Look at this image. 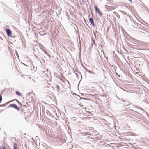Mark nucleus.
Listing matches in <instances>:
<instances>
[{
	"instance_id": "f257e3e1",
	"label": "nucleus",
	"mask_w": 149,
	"mask_h": 149,
	"mask_svg": "<svg viewBox=\"0 0 149 149\" xmlns=\"http://www.w3.org/2000/svg\"><path fill=\"white\" fill-rule=\"evenodd\" d=\"M10 107H12L14 108L18 111H19L20 110L19 109L17 105L14 104H10L9 106H8L7 108H8Z\"/></svg>"
},
{
	"instance_id": "f03ea898",
	"label": "nucleus",
	"mask_w": 149,
	"mask_h": 149,
	"mask_svg": "<svg viewBox=\"0 0 149 149\" xmlns=\"http://www.w3.org/2000/svg\"><path fill=\"white\" fill-rule=\"evenodd\" d=\"M94 8L96 12L100 16H101L102 15V13L97 6H95Z\"/></svg>"
},
{
	"instance_id": "7ed1b4c3",
	"label": "nucleus",
	"mask_w": 149,
	"mask_h": 149,
	"mask_svg": "<svg viewBox=\"0 0 149 149\" xmlns=\"http://www.w3.org/2000/svg\"><path fill=\"white\" fill-rule=\"evenodd\" d=\"M6 33L8 36L11 37V34L12 32L11 31L10 29H6Z\"/></svg>"
},
{
	"instance_id": "20e7f679",
	"label": "nucleus",
	"mask_w": 149,
	"mask_h": 149,
	"mask_svg": "<svg viewBox=\"0 0 149 149\" xmlns=\"http://www.w3.org/2000/svg\"><path fill=\"white\" fill-rule=\"evenodd\" d=\"M89 21L91 24L92 25L93 27L95 26V24L94 23V21L93 19L91 18H89Z\"/></svg>"
},
{
	"instance_id": "39448f33",
	"label": "nucleus",
	"mask_w": 149,
	"mask_h": 149,
	"mask_svg": "<svg viewBox=\"0 0 149 149\" xmlns=\"http://www.w3.org/2000/svg\"><path fill=\"white\" fill-rule=\"evenodd\" d=\"M130 110L131 112V113L132 114L135 115H137L138 114H140V113L138 112H137L135 111H134L132 109H130Z\"/></svg>"
},
{
	"instance_id": "423d86ee",
	"label": "nucleus",
	"mask_w": 149,
	"mask_h": 149,
	"mask_svg": "<svg viewBox=\"0 0 149 149\" xmlns=\"http://www.w3.org/2000/svg\"><path fill=\"white\" fill-rule=\"evenodd\" d=\"M12 102V101H9V102H6L5 104L2 105H0V107H4L5 106H6L7 105H8V104L10 103V102Z\"/></svg>"
},
{
	"instance_id": "0eeeda50",
	"label": "nucleus",
	"mask_w": 149,
	"mask_h": 149,
	"mask_svg": "<svg viewBox=\"0 0 149 149\" xmlns=\"http://www.w3.org/2000/svg\"><path fill=\"white\" fill-rule=\"evenodd\" d=\"M41 49L44 52L47 54V56H51L49 54L48 52H47L46 50H43V49L42 48H41Z\"/></svg>"
},
{
	"instance_id": "6e6552de",
	"label": "nucleus",
	"mask_w": 149,
	"mask_h": 149,
	"mask_svg": "<svg viewBox=\"0 0 149 149\" xmlns=\"http://www.w3.org/2000/svg\"><path fill=\"white\" fill-rule=\"evenodd\" d=\"M15 100H16V101L18 103V104L19 105H21V107L22 106V104L20 102H19V101L18 100H17V99H14V100H12L11 101H12V102L13 101H15Z\"/></svg>"
},
{
	"instance_id": "1a4fd4ad",
	"label": "nucleus",
	"mask_w": 149,
	"mask_h": 149,
	"mask_svg": "<svg viewBox=\"0 0 149 149\" xmlns=\"http://www.w3.org/2000/svg\"><path fill=\"white\" fill-rule=\"evenodd\" d=\"M15 93L16 95L19 96H21L22 95L21 93L19 91H16Z\"/></svg>"
},
{
	"instance_id": "9d476101",
	"label": "nucleus",
	"mask_w": 149,
	"mask_h": 149,
	"mask_svg": "<svg viewBox=\"0 0 149 149\" xmlns=\"http://www.w3.org/2000/svg\"><path fill=\"white\" fill-rule=\"evenodd\" d=\"M113 13L115 15L119 18L120 17V16L118 13L116 12H114Z\"/></svg>"
},
{
	"instance_id": "9b49d317",
	"label": "nucleus",
	"mask_w": 149,
	"mask_h": 149,
	"mask_svg": "<svg viewBox=\"0 0 149 149\" xmlns=\"http://www.w3.org/2000/svg\"><path fill=\"white\" fill-rule=\"evenodd\" d=\"M13 149H17V145L15 142L14 143Z\"/></svg>"
},
{
	"instance_id": "f8f14e48",
	"label": "nucleus",
	"mask_w": 149,
	"mask_h": 149,
	"mask_svg": "<svg viewBox=\"0 0 149 149\" xmlns=\"http://www.w3.org/2000/svg\"><path fill=\"white\" fill-rule=\"evenodd\" d=\"M43 146L46 149H49V148H50V147L48 146H47L46 145V144L43 145Z\"/></svg>"
},
{
	"instance_id": "ddd939ff",
	"label": "nucleus",
	"mask_w": 149,
	"mask_h": 149,
	"mask_svg": "<svg viewBox=\"0 0 149 149\" xmlns=\"http://www.w3.org/2000/svg\"><path fill=\"white\" fill-rule=\"evenodd\" d=\"M56 86L57 89V92H59L60 90V87H59V86L58 85H56Z\"/></svg>"
},
{
	"instance_id": "4468645a",
	"label": "nucleus",
	"mask_w": 149,
	"mask_h": 149,
	"mask_svg": "<svg viewBox=\"0 0 149 149\" xmlns=\"http://www.w3.org/2000/svg\"><path fill=\"white\" fill-rule=\"evenodd\" d=\"M94 45L96 46V44L95 42V40L94 39H93L92 38L91 39Z\"/></svg>"
},
{
	"instance_id": "2eb2a0df",
	"label": "nucleus",
	"mask_w": 149,
	"mask_h": 149,
	"mask_svg": "<svg viewBox=\"0 0 149 149\" xmlns=\"http://www.w3.org/2000/svg\"><path fill=\"white\" fill-rule=\"evenodd\" d=\"M83 68H84V69L86 71L88 72V71H89V70L88 69H87L85 66H84L83 67Z\"/></svg>"
},
{
	"instance_id": "dca6fc26",
	"label": "nucleus",
	"mask_w": 149,
	"mask_h": 149,
	"mask_svg": "<svg viewBox=\"0 0 149 149\" xmlns=\"http://www.w3.org/2000/svg\"><path fill=\"white\" fill-rule=\"evenodd\" d=\"M85 112L87 113H88V114L89 115V116H90L91 114V112H90V111H85Z\"/></svg>"
},
{
	"instance_id": "f3484780",
	"label": "nucleus",
	"mask_w": 149,
	"mask_h": 149,
	"mask_svg": "<svg viewBox=\"0 0 149 149\" xmlns=\"http://www.w3.org/2000/svg\"><path fill=\"white\" fill-rule=\"evenodd\" d=\"M120 12H121L123 14L125 15H126L127 14V12H125L124 11H120Z\"/></svg>"
},
{
	"instance_id": "a211bd4d",
	"label": "nucleus",
	"mask_w": 149,
	"mask_h": 149,
	"mask_svg": "<svg viewBox=\"0 0 149 149\" xmlns=\"http://www.w3.org/2000/svg\"><path fill=\"white\" fill-rule=\"evenodd\" d=\"M88 73H91V74H95V75L96 74L95 73H94L93 72H92L91 71H90V70H89V71H88Z\"/></svg>"
},
{
	"instance_id": "6ab92c4d",
	"label": "nucleus",
	"mask_w": 149,
	"mask_h": 149,
	"mask_svg": "<svg viewBox=\"0 0 149 149\" xmlns=\"http://www.w3.org/2000/svg\"><path fill=\"white\" fill-rule=\"evenodd\" d=\"M74 72L75 73L76 76L77 77V78L78 79H79V76L78 75V74L77 73H75V71H74Z\"/></svg>"
},
{
	"instance_id": "aec40b11",
	"label": "nucleus",
	"mask_w": 149,
	"mask_h": 149,
	"mask_svg": "<svg viewBox=\"0 0 149 149\" xmlns=\"http://www.w3.org/2000/svg\"><path fill=\"white\" fill-rule=\"evenodd\" d=\"M2 100V97L1 95H0V103L1 102Z\"/></svg>"
},
{
	"instance_id": "412c9836",
	"label": "nucleus",
	"mask_w": 149,
	"mask_h": 149,
	"mask_svg": "<svg viewBox=\"0 0 149 149\" xmlns=\"http://www.w3.org/2000/svg\"><path fill=\"white\" fill-rule=\"evenodd\" d=\"M46 113H47V115H49V114H50V113L49 112V111H48L47 110H46Z\"/></svg>"
},
{
	"instance_id": "4be33fe9",
	"label": "nucleus",
	"mask_w": 149,
	"mask_h": 149,
	"mask_svg": "<svg viewBox=\"0 0 149 149\" xmlns=\"http://www.w3.org/2000/svg\"><path fill=\"white\" fill-rule=\"evenodd\" d=\"M24 146L25 147V148L26 149H29V147H28V148H27V146L26 145V144H25L24 145Z\"/></svg>"
},
{
	"instance_id": "5701e85b",
	"label": "nucleus",
	"mask_w": 149,
	"mask_h": 149,
	"mask_svg": "<svg viewBox=\"0 0 149 149\" xmlns=\"http://www.w3.org/2000/svg\"><path fill=\"white\" fill-rule=\"evenodd\" d=\"M80 97V99L81 100L82 99H83V100H87V99L86 98H83V97Z\"/></svg>"
},
{
	"instance_id": "b1692460",
	"label": "nucleus",
	"mask_w": 149,
	"mask_h": 149,
	"mask_svg": "<svg viewBox=\"0 0 149 149\" xmlns=\"http://www.w3.org/2000/svg\"><path fill=\"white\" fill-rule=\"evenodd\" d=\"M0 40H1V42H2L3 39L1 37H0Z\"/></svg>"
},
{
	"instance_id": "393cba45",
	"label": "nucleus",
	"mask_w": 149,
	"mask_h": 149,
	"mask_svg": "<svg viewBox=\"0 0 149 149\" xmlns=\"http://www.w3.org/2000/svg\"><path fill=\"white\" fill-rule=\"evenodd\" d=\"M2 149H6V148L4 146H2Z\"/></svg>"
},
{
	"instance_id": "a878e982",
	"label": "nucleus",
	"mask_w": 149,
	"mask_h": 149,
	"mask_svg": "<svg viewBox=\"0 0 149 149\" xmlns=\"http://www.w3.org/2000/svg\"><path fill=\"white\" fill-rule=\"evenodd\" d=\"M143 102H145V103H148L145 100H143Z\"/></svg>"
},
{
	"instance_id": "bb28decb",
	"label": "nucleus",
	"mask_w": 149,
	"mask_h": 149,
	"mask_svg": "<svg viewBox=\"0 0 149 149\" xmlns=\"http://www.w3.org/2000/svg\"><path fill=\"white\" fill-rule=\"evenodd\" d=\"M31 80L33 81L34 82H36L35 80L33 79H32Z\"/></svg>"
},
{
	"instance_id": "cd10ccee",
	"label": "nucleus",
	"mask_w": 149,
	"mask_h": 149,
	"mask_svg": "<svg viewBox=\"0 0 149 149\" xmlns=\"http://www.w3.org/2000/svg\"><path fill=\"white\" fill-rule=\"evenodd\" d=\"M83 109H84L85 110L87 109V108L86 107H84V108H83Z\"/></svg>"
},
{
	"instance_id": "c85d7f7f",
	"label": "nucleus",
	"mask_w": 149,
	"mask_h": 149,
	"mask_svg": "<svg viewBox=\"0 0 149 149\" xmlns=\"http://www.w3.org/2000/svg\"><path fill=\"white\" fill-rule=\"evenodd\" d=\"M146 10L149 13V10L148 9H146Z\"/></svg>"
},
{
	"instance_id": "c756f323",
	"label": "nucleus",
	"mask_w": 149,
	"mask_h": 149,
	"mask_svg": "<svg viewBox=\"0 0 149 149\" xmlns=\"http://www.w3.org/2000/svg\"><path fill=\"white\" fill-rule=\"evenodd\" d=\"M94 35L95 36V38H96V35H95V33H94Z\"/></svg>"
},
{
	"instance_id": "7c9ffc66",
	"label": "nucleus",
	"mask_w": 149,
	"mask_h": 149,
	"mask_svg": "<svg viewBox=\"0 0 149 149\" xmlns=\"http://www.w3.org/2000/svg\"><path fill=\"white\" fill-rule=\"evenodd\" d=\"M139 109H140V110H143V109H142L141 108H139Z\"/></svg>"
},
{
	"instance_id": "2f4dec72",
	"label": "nucleus",
	"mask_w": 149,
	"mask_h": 149,
	"mask_svg": "<svg viewBox=\"0 0 149 149\" xmlns=\"http://www.w3.org/2000/svg\"><path fill=\"white\" fill-rule=\"evenodd\" d=\"M145 8L146 10V9H147V7L146 6H145V7H144Z\"/></svg>"
},
{
	"instance_id": "473e14b6",
	"label": "nucleus",
	"mask_w": 149,
	"mask_h": 149,
	"mask_svg": "<svg viewBox=\"0 0 149 149\" xmlns=\"http://www.w3.org/2000/svg\"><path fill=\"white\" fill-rule=\"evenodd\" d=\"M132 39H133V40H136L135 39V38H132Z\"/></svg>"
},
{
	"instance_id": "72a5a7b5",
	"label": "nucleus",
	"mask_w": 149,
	"mask_h": 149,
	"mask_svg": "<svg viewBox=\"0 0 149 149\" xmlns=\"http://www.w3.org/2000/svg\"><path fill=\"white\" fill-rule=\"evenodd\" d=\"M86 25L87 26H89V25L88 24L86 23Z\"/></svg>"
},
{
	"instance_id": "f704fd0d",
	"label": "nucleus",
	"mask_w": 149,
	"mask_h": 149,
	"mask_svg": "<svg viewBox=\"0 0 149 149\" xmlns=\"http://www.w3.org/2000/svg\"><path fill=\"white\" fill-rule=\"evenodd\" d=\"M68 128L69 130H70V127L68 126Z\"/></svg>"
},
{
	"instance_id": "c9c22d12",
	"label": "nucleus",
	"mask_w": 149,
	"mask_h": 149,
	"mask_svg": "<svg viewBox=\"0 0 149 149\" xmlns=\"http://www.w3.org/2000/svg\"><path fill=\"white\" fill-rule=\"evenodd\" d=\"M146 25H147L148 26V25H149V24H147V23H146Z\"/></svg>"
},
{
	"instance_id": "e433bc0d",
	"label": "nucleus",
	"mask_w": 149,
	"mask_h": 149,
	"mask_svg": "<svg viewBox=\"0 0 149 149\" xmlns=\"http://www.w3.org/2000/svg\"><path fill=\"white\" fill-rule=\"evenodd\" d=\"M83 106L82 105H80V107H82Z\"/></svg>"
},
{
	"instance_id": "4c0bfd02",
	"label": "nucleus",
	"mask_w": 149,
	"mask_h": 149,
	"mask_svg": "<svg viewBox=\"0 0 149 149\" xmlns=\"http://www.w3.org/2000/svg\"><path fill=\"white\" fill-rule=\"evenodd\" d=\"M128 0L130 2H132V0Z\"/></svg>"
},
{
	"instance_id": "58836bf2",
	"label": "nucleus",
	"mask_w": 149,
	"mask_h": 149,
	"mask_svg": "<svg viewBox=\"0 0 149 149\" xmlns=\"http://www.w3.org/2000/svg\"><path fill=\"white\" fill-rule=\"evenodd\" d=\"M123 102H125V101L123 100Z\"/></svg>"
},
{
	"instance_id": "ea45409f",
	"label": "nucleus",
	"mask_w": 149,
	"mask_h": 149,
	"mask_svg": "<svg viewBox=\"0 0 149 149\" xmlns=\"http://www.w3.org/2000/svg\"><path fill=\"white\" fill-rule=\"evenodd\" d=\"M24 134L25 135H26V133L25 134Z\"/></svg>"
},
{
	"instance_id": "a19ab883",
	"label": "nucleus",
	"mask_w": 149,
	"mask_h": 149,
	"mask_svg": "<svg viewBox=\"0 0 149 149\" xmlns=\"http://www.w3.org/2000/svg\"><path fill=\"white\" fill-rule=\"evenodd\" d=\"M80 75H81V77H82V76H81V74H80Z\"/></svg>"
},
{
	"instance_id": "79ce46f5",
	"label": "nucleus",
	"mask_w": 149,
	"mask_h": 149,
	"mask_svg": "<svg viewBox=\"0 0 149 149\" xmlns=\"http://www.w3.org/2000/svg\"><path fill=\"white\" fill-rule=\"evenodd\" d=\"M16 54H17V53H16Z\"/></svg>"
},
{
	"instance_id": "37998d69",
	"label": "nucleus",
	"mask_w": 149,
	"mask_h": 149,
	"mask_svg": "<svg viewBox=\"0 0 149 149\" xmlns=\"http://www.w3.org/2000/svg\"><path fill=\"white\" fill-rule=\"evenodd\" d=\"M86 133H88L87 132H86Z\"/></svg>"
},
{
	"instance_id": "c03bdc74",
	"label": "nucleus",
	"mask_w": 149,
	"mask_h": 149,
	"mask_svg": "<svg viewBox=\"0 0 149 149\" xmlns=\"http://www.w3.org/2000/svg\"><path fill=\"white\" fill-rule=\"evenodd\" d=\"M97 76V74L96 76Z\"/></svg>"
}]
</instances>
